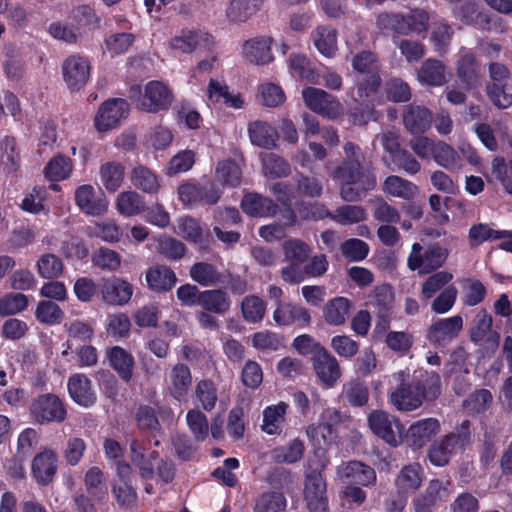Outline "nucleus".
Here are the masks:
<instances>
[{
  "label": "nucleus",
  "instance_id": "f257e3e1",
  "mask_svg": "<svg viewBox=\"0 0 512 512\" xmlns=\"http://www.w3.org/2000/svg\"><path fill=\"white\" fill-rule=\"evenodd\" d=\"M345 157L332 177L340 181V197L346 202H357L376 186V178L364 165L365 156L359 146L348 142Z\"/></svg>",
  "mask_w": 512,
  "mask_h": 512
},
{
  "label": "nucleus",
  "instance_id": "f03ea898",
  "mask_svg": "<svg viewBox=\"0 0 512 512\" xmlns=\"http://www.w3.org/2000/svg\"><path fill=\"white\" fill-rule=\"evenodd\" d=\"M440 377L435 372H419L410 382L402 380L390 394L391 403L400 411H412L422 405L423 400L433 401L440 395Z\"/></svg>",
  "mask_w": 512,
  "mask_h": 512
},
{
  "label": "nucleus",
  "instance_id": "7ed1b4c3",
  "mask_svg": "<svg viewBox=\"0 0 512 512\" xmlns=\"http://www.w3.org/2000/svg\"><path fill=\"white\" fill-rule=\"evenodd\" d=\"M130 97L136 99L138 109L148 113H158L168 110L173 102V93L167 84L152 80L147 82L143 89L133 87Z\"/></svg>",
  "mask_w": 512,
  "mask_h": 512
},
{
  "label": "nucleus",
  "instance_id": "20e7f679",
  "mask_svg": "<svg viewBox=\"0 0 512 512\" xmlns=\"http://www.w3.org/2000/svg\"><path fill=\"white\" fill-rule=\"evenodd\" d=\"M325 467L326 463L321 459L309 461L304 496L310 512H329L326 481L323 477Z\"/></svg>",
  "mask_w": 512,
  "mask_h": 512
},
{
  "label": "nucleus",
  "instance_id": "39448f33",
  "mask_svg": "<svg viewBox=\"0 0 512 512\" xmlns=\"http://www.w3.org/2000/svg\"><path fill=\"white\" fill-rule=\"evenodd\" d=\"M449 255L447 248L439 244H433L423 249L419 243H414L407 259V265L412 271L418 270L420 273H430L442 267Z\"/></svg>",
  "mask_w": 512,
  "mask_h": 512
},
{
  "label": "nucleus",
  "instance_id": "423d86ee",
  "mask_svg": "<svg viewBox=\"0 0 512 512\" xmlns=\"http://www.w3.org/2000/svg\"><path fill=\"white\" fill-rule=\"evenodd\" d=\"M112 494L121 509L131 510L136 506L138 494L133 485L132 467L125 461H118L116 464Z\"/></svg>",
  "mask_w": 512,
  "mask_h": 512
},
{
  "label": "nucleus",
  "instance_id": "0eeeda50",
  "mask_svg": "<svg viewBox=\"0 0 512 512\" xmlns=\"http://www.w3.org/2000/svg\"><path fill=\"white\" fill-rule=\"evenodd\" d=\"M372 432L392 447L403 442L404 426L394 416L382 410H375L368 416Z\"/></svg>",
  "mask_w": 512,
  "mask_h": 512
},
{
  "label": "nucleus",
  "instance_id": "6e6552de",
  "mask_svg": "<svg viewBox=\"0 0 512 512\" xmlns=\"http://www.w3.org/2000/svg\"><path fill=\"white\" fill-rule=\"evenodd\" d=\"M302 97L309 109L323 117L336 119L344 113V108L339 100L322 89L305 88L302 91Z\"/></svg>",
  "mask_w": 512,
  "mask_h": 512
},
{
  "label": "nucleus",
  "instance_id": "1a4fd4ad",
  "mask_svg": "<svg viewBox=\"0 0 512 512\" xmlns=\"http://www.w3.org/2000/svg\"><path fill=\"white\" fill-rule=\"evenodd\" d=\"M493 317L486 310H479L470 325L469 338L471 342L487 350H494L499 346L500 334L492 328Z\"/></svg>",
  "mask_w": 512,
  "mask_h": 512
},
{
  "label": "nucleus",
  "instance_id": "9d476101",
  "mask_svg": "<svg viewBox=\"0 0 512 512\" xmlns=\"http://www.w3.org/2000/svg\"><path fill=\"white\" fill-rule=\"evenodd\" d=\"M31 415L39 424L61 423L67 417V410L60 398L54 394L38 396L31 404Z\"/></svg>",
  "mask_w": 512,
  "mask_h": 512
},
{
  "label": "nucleus",
  "instance_id": "9b49d317",
  "mask_svg": "<svg viewBox=\"0 0 512 512\" xmlns=\"http://www.w3.org/2000/svg\"><path fill=\"white\" fill-rule=\"evenodd\" d=\"M167 45L176 53L191 54L196 50L209 49L214 45V38L202 30L183 29L172 36Z\"/></svg>",
  "mask_w": 512,
  "mask_h": 512
},
{
  "label": "nucleus",
  "instance_id": "f8f14e48",
  "mask_svg": "<svg viewBox=\"0 0 512 512\" xmlns=\"http://www.w3.org/2000/svg\"><path fill=\"white\" fill-rule=\"evenodd\" d=\"M75 203L86 215L102 216L109 208V201L103 191H96L90 184L79 186L75 190Z\"/></svg>",
  "mask_w": 512,
  "mask_h": 512
},
{
  "label": "nucleus",
  "instance_id": "ddd939ff",
  "mask_svg": "<svg viewBox=\"0 0 512 512\" xmlns=\"http://www.w3.org/2000/svg\"><path fill=\"white\" fill-rule=\"evenodd\" d=\"M128 113L129 104L126 100L109 99L100 106L95 116V127L100 132L108 131L115 128L122 119L127 117Z\"/></svg>",
  "mask_w": 512,
  "mask_h": 512
},
{
  "label": "nucleus",
  "instance_id": "4468645a",
  "mask_svg": "<svg viewBox=\"0 0 512 512\" xmlns=\"http://www.w3.org/2000/svg\"><path fill=\"white\" fill-rule=\"evenodd\" d=\"M62 76L65 84L71 90L81 89L90 76V63L80 55H71L62 63Z\"/></svg>",
  "mask_w": 512,
  "mask_h": 512
},
{
  "label": "nucleus",
  "instance_id": "2eb2a0df",
  "mask_svg": "<svg viewBox=\"0 0 512 512\" xmlns=\"http://www.w3.org/2000/svg\"><path fill=\"white\" fill-rule=\"evenodd\" d=\"M57 470L58 455L53 449L45 448L34 456L31 473L38 485H49L53 481Z\"/></svg>",
  "mask_w": 512,
  "mask_h": 512
},
{
  "label": "nucleus",
  "instance_id": "dca6fc26",
  "mask_svg": "<svg viewBox=\"0 0 512 512\" xmlns=\"http://www.w3.org/2000/svg\"><path fill=\"white\" fill-rule=\"evenodd\" d=\"M439 430L440 423L437 419H421L410 425L406 434H403V441H405L409 447L415 450L421 449L431 441V439L439 432Z\"/></svg>",
  "mask_w": 512,
  "mask_h": 512
},
{
  "label": "nucleus",
  "instance_id": "f3484780",
  "mask_svg": "<svg viewBox=\"0 0 512 512\" xmlns=\"http://www.w3.org/2000/svg\"><path fill=\"white\" fill-rule=\"evenodd\" d=\"M272 317L276 325L285 327L292 325L303 327L309 324L311 320L310 313L305 307L292 302H279L275 304Z\"/></svg>",
  "mask_w": 512,
  "mask_h": 512
},
{
  "label": "nucleus",
  "instance_id": "a211bd4d",
  "mask_svg": "<svg viewBox=\"0 0 512 512\" xmlns=\"http://www.w3.org/2000/svg\"><path fill=\"white\" fill-rule=\"evenodd\" d=\"M447 489L439 479H432L425 491L412 500L414 512H434L438 501H446Z\"/></svg>",
  "mask_w": 512,
  "mask_h": 512
},
{
  "label": "nucleus",
  "instance_id": "6ab92c4d",
  "mask_svg": "<svg viewBox=\"0 0 512 512\" xmlns=\"http://www.w3.org/2000/svg\"><path fill=\"white\" fill-rule=\"evenodd\" d=\"M100 294L102 300L108 304L124 305L131 299L133 287L129 282L114 277L103 280Z\"/></svg>",
  "mask_w": 512,
  "mask_h": 512
},
{
  "label": "nucleus",
  "instance_id": "aec40b11",
  "mask_svg": "<svg viewBox=\"0 0 512 512\" xmlns=\"http://www.w3.org/2000/svg\"><path fill=\"white\" fill-rule=\"evenodd\" d=\"M340 475L343 482L351 485L369 487L376 483L375 470L361 461L347 462L340 470Z\"/></svg>",
  "mask_w": 512,
  "mask_h": 512
},
{
  "label": "nucleus",
  "instance_id": "412c9836",
  "mask_svg": "<svg viewBox=\"0 0 512 512\" xmlns=\"http://www.w3.org/2000/svg\"><path fill=\"white\" fill-rule=\"evenodd\" d=\"M173 415L171 408L158 406L157 410L149 405H140L135 414V421L140 431L146 433H160L161 424L158 416L164 418Z\"/></svg>",
  "mask_w": 512,
  "mask_h": 512
},
{
  "label": "nucleus",
  "instance_id": "4be33fe9",
  "mask_svg": "<svg viewBox=\"0 0 512 512\" xmlns=\"http://www.w3.org/2000/svg\"><path fill=\"white\" fill-rule=\"evenodd\" d=\"M192 386V375L185 364H176L169 374V395L178 402L186 401Z\"/></svg>",
  "mask_w": 512,
  "mask_h": 512
},
{
  "label": "nucleus",
  "instance_id": "5701e85b",
  "mask_svg": "<svg viewBox=\"0 0 512 512\" xmlns=\"http://www.w3.org/2000/svg\"><path fill=\"white\" fill-rule=\"evenodd\" d=\"M417 80L423 86H443L448 81L447 67L438 59L428 58L417 70Z\"/></svg>",
  "mask_w": 512,
  "mask_h": 512
},
{
  "label": "nucleus",
  "instance_id": "b1692460",
  "mask_svg": "<svg viewBox=\"0 0 512 512\" xmlns=\"http://www.w3.org/2000/svg\"><path fill=\"white\" fill-rule=\"evenodd\" d=\"M463 328V319L459 315L440 319L429 329L428 338L435 344H442L454 339Z\"/></svg>",
  "mask_w": 512,
  "mask_h": 512
},
{
  "label": "nucleus",
  "instance_id": "393cba45",
  "mask_svg": "<svg viewBox=\"0 0 512 512\" xmlns=\"http://www.w3.org/2000/svg\"><path fill=\"white\" fill-rule=\"evenodd\" d=\"M71 399L80 406L90 407L96 402L91 381L83 374H73L67 383Z\"/></svg>",
  "mask_w": 512,
  "mask_h": 512
},
{
  "label": "nucleus",
  "instance_id": "a878e982",
  "mask_svg": "<svg viewBox=\"0 0 512 512\" xmlns=\"http://www.w3.org/2000/svg\"><path fill=\"white\" fill-rule=\"evenodd\" d=\"M313 367L319 380L327 387H332L341 376L337 360L332 354H314Z\"/></svg>",
  "mask_w": 512,
  "mask_h": 512
},
{
  "label": "nucleus",
  "instance_id": "bb28decb",
  "mask_svg": "<svg viewBox=\"0 0 512 512\" xmlns=\"http://www.w3.org/2000/svg\"><path fill=\"white\" fill-rule=\"evenodd\" d=\"M264 0H231L225 8V18L229 23L246 22L256 14Z\"/></svg>",
  "mask_w": 512,
  "mask_h": 512
},
{
  "label": "nucleus",
  "instance_id": "cd10ccee",
  "mask_svg": "<svg viewBox=\"0 0 512 512\" xmlns=\"http://www.w3.org/2000/svg\"><path fill=\"white\" fill-rule=\"evenodd\" d=\"M247 131L253 145L263 149L277 146L278 132L269 123L260 120L250 122Z\"/></svg>",
  "mask_w": 512,
  "mask_h": 512
},
{
  "label": "nucleus",
  "instance_id": "c85d7f7f",
  "mask_svg": "<svg viewBox=\"0 0 512 512\" xmlns=\"http://www.w3.org/2000/svg\"><path fill=\"white\" fill-rule=\"evenodd\" d=\"M206 94L209 102L214 104L223 103L234 109H240L244 104L240 94L231 93L228 86L217 79H210Z\"/></svg>",
  "mask_w": 512,
  "mask_h": 512
},
{
  "label": "nucleus",
  "instance_id": "c756f323",
  "mask_svg": "<svg viewBox=\"0 0 512 512\" xmlns=\"http://www.w3.org/2000/svg\"><path fill=\"white\" fill-rule=\"evenodd\" d=\"M175 273L167 266L155 265L146 271L148 287L155 292H166L176 284Z\"/></svg>",
  "mask_w": 512,
  "mask_h": 512
},
{
  "label": "nucleus",
  "instance_id": "7c9ffc66",
  "mask_svg": "<svg viewBox=\"0 0 512 512\" xmlns=\"http://www.w3.org/2000/svg\"><path fill=\"white\" fill-rule=\"evenodd\" d=\"M288 407L289 405L283 401L267 406L263 410L262 430L269 435H279L282 432Z\"/></svg>",
  "mask_w": 512,
  "mask_h": 512
},
{
  "label": "nucleus",
  "instance_id": "2f4dec72",
  "mask_svg": "<svg viewBox=\"0 0 512 512\" xmlns=\"http://www.w3.org/2000/svg\"><path fill=\"white\" fill-rule=\"evenodd\" d=\"M314 46L320 54L327 58L335 56L338 49L337 31L328 26H319L311 33Z\"/></svg>",
  "mask_w": 512,
  "mask_h": 512
},
{
  "label": "nucleus",
  "instance_id": "473e14b6",
  "mask_svg": "<svg viewBox=\"0 0 512 512\" xmlns=\"http://www.w3.org/2000/svg\"><path fill=\"white\" fill-rule=\"evenodd\" d=\"M471 422L467 419L463 420L454 431L446 434L441 438L449 451L455 455L462 453L471 443Z\"/></svg>",
  "mask_w": 512,
  "mask_h": 512
},
{
  "label": "nucleus",
  "instance_id": "72a5a7b5",
  "mask_svg": "<svg viewBox=\"0 0 512 512\" xmlns=\"http://www.w3.org/2000/svg\"><path fill=\"white\" fill-rule=\"evenodd\" d=\"M385 194L403 200L413 199L418 194V187L411 181L397 175L388 176L382 185Z\"/></svg>",
  "mask_w": 512,
  "mask_h": 512
},
{
  "label": "nucleus",
  "instance_id": "f704fd0d",
  "mask_svg": "<svg viewBox=\"0 0 512 512\" xmlns=\"http://www.w3.org/2000/svg\"><path fill=\"white\" fill-rule=\"evenodd\" d=\"M241 207L251 216L269 217L276 213L277 206L269 198L260 194L250 193L244 196Z\"/></svg>",
  "mask_w": 512,
  "mask_h": 512
},
{
  "label": "nucleus",
  "instance_id": "c9c22d12",
  "mask_svg": "<svg viewBox=\"0 0 512 512\" xmlns=\"http://www.w3.org/2000/svg\"><path fill=\"white\" fill-rule=\"evenodd\" d=\"M99 176L103 187L108 192L114 193L124 181L125 167L120 162H105L99 168Z\"/></svg>",
  "mask_w": 512,
  "mask_h": 512
},
{
  "label": "nucleus",
  "instance_id": "e433bc0d",
  "mask_svg": "<svg viewBox=\"0 0 512 512\" xmlns=\"http://www.w3.org/2000/svg\"><path fill=\"white\" fill-rule=\"evenodd\" d=\"M352 302L346 297H336L327 302L323 310L325 321L330 325H342L350 315Z\"/></svg>",
  "mask_w": 512,
  "mask_h": 512
},
{
  "label": "nucleus",
  "instance_id": "4c0bfd02",
  "mask_svg": "<svg viewBox=\"0 0 512 512\" xmlns=\"http://www.w3.org/2000/svg\"><path fill=\"white\" fill-rule=\"evenodd\" d=\"M432 115L425 107L410 105L404 114L405 127L413 134L425 132L431 125Z\"/></svg>",
  "mask_w": 512,
  "mask_h": 512
},
{
  "label": "nucleus",
  "instance_id": "58836bf2",
  "mask_svg": "<svg viewBox=\"0 0 512 512\" xmlns=\"http://www.w3.org/2000/svg\"><path fill=\"white\" fill-rule=\"evenodd\" d=\"M245 57L256 64H266L272 60L271 39L255 38L247 41L243 46Z\"/></svg>",
  "mask_w": 512,
  "mask_h": 512
},
{
  "label": "nucleus",
  "instance_id": "ea45409f",
  "mask_svg": "<svg viewBox=\"0 0 512 512\" xmlns=\"http://www.w3.org/2000/svg\"><path fill=\"white\" fill-rule=\"evenodd\" d=\"M115 207L121 215L125 217H133L144 211L145 201L137 192L127 190L117 195Z\"/></svg>",
  "mask_w": 512,
  "mask_h": 512
},
{
  "label": "nucleus",
  "instance_id": "a19ab883",
  "mask_svg": "<svg viewBox=\"0 0 512 512\" xmlns=\"http://www.w3.org/2000/svg\"><path fill=\"white\" fill-rule=\"evenodd\" d=\"M422 483V468L419 464L405 465L398 474L395 485L401 493L416 491Z\"/></svg>",
  "mask_w": 512,
  "mask_h": 512
},
{
  "label": "nucleus",
  "instance_id": "79ce46f5",
  "mask_svg": "<svg viewBox=\"0 0 512 512\" xmlns=\"http://www.w3.org/2000/svg\"><path fill=\"white\" fill-rule=\"evenodd\" d=\"M263 175L269 178H282L291 173L289 163L275 153H260Z\"/></svg>",
  "mask_w": 512,
  "mask_h": 512
},
{
  "label": "nucleus",
  "instance_id": "37998d69",
  "mask_svg": "<svg viewBox=\"0 0 512 512\" xmlns=\"http://www.w3.org/2000/svg\"><path fill=\"white\" fill-rule=\"evenodd\" d=\"M508 235L512 234L507 230H494L487 223H477L470 227L468 240L471 247H476L486 241L503 239Z\"/></svg>",
  "mask_w": 512,
  "mask_h": 512
},
{
  "label": "nucleus",
  "instance_id": "c03bdc74",
  "mask_svg": "<svg viewBox=\"0 0 512 512\" xmlns=\"http://www.w3.org/2000/svg\"><path fill=\"white\" fill-rule=\"evenodd\" d=\"M287 506V499L283 493L266 491L261 493L254 501V512H283Z\"/></svg>",
  "mask_w": 512,
  "mask_h": 512
},
{
  "label": "nucleus",
  "instance_id": "a18cd8bd",
  "mask_svg": "<svg viewBox=\"0 0 512 512\" xmlns=\"http://www.w3.org/2000/svg\"><path fill=\"white\" fill-rule=\"evenodd\" d=\"M457 74L461 81L468 87L476 85L479 79V67L475 56L465 51L457 61Z\"/></svg>",
  "mask_w": 512,
  "mask_h": 512
},
{
  "label": "nucleus",
  "instance_id": "49530a36",
  "mask_svg": "<svg viewBox=\"0 0 512 512\" xmlns=\"http://www.w3.org/2000/svg\"><path fill=\"white\" fill-rule=\"evenodd\" d=\"M200 305L213 313L224 314L231 306V300L222 290H206L201 293Z\"/></svg>",
  "mask_w": 512,
  "mask_h": 512
},
{
  "label": "nucleus",
  "instance_id": "de8ad7c7",
  "mask_svg": "<svg viewBox=\"0 0 512 512\" xmlns=\"http://www.w3.org/2000/svg\"><path fill=\"white\" fill-rule=\"evenodd\" d=\"M242 171L231 159L218 162L215 171V179L223 186L236 187L241 183Z\"/></svg>",
  "mask_w": 512,
  "mask_h": 512
},
{
  "label": "nucleus",
  "instance_id": "09e8293b",
  "mask_svg": "<svg viewBox=\"0 0 512 512\" xmlns=\"http://www.w3.org/2000/svg\"><path fill=\"white\" fill-rule=\"evenodd\" d=\"M20 162V150L16 139L5 136L0 140V166L8 171H14Z\"/></svg>",
  "mask_w": 512,
  "mask_h": 512
},
{
  "label": "nucleus",
  "instance_id": "8fccbe9b",
  "mask_svg": "<svg viewBox=\"0 0 512 512\" xmlns=\"http://www.w3.org/2000/svg\"><path fill=\"white\" fill-rule=\"evenodd\" d=\"M432 158L439 166L449 171L461 166V158L458 152L443 141L436 143Z\"/></svg>",
  "mask_w": 512,
  "mask_h": 512
},
{
  "label": "nucleus",
  "instance_id": "3c124183",
  "mask_svg": "<svg viewBox=\"0 0 512 512\" xmlns=\"http://www.w3.org/2000/svg\"><path fill=\"white\" fill-rule=\"evenodd\" d=\"M190 277L201 286H213L221 282V273L210 263L198 262L190 268Z\"/></svg>",
  "mask_w": 512,
  "mask_h": 512
},
{
  "label": "nucleus",
  "instance_id": "603ef678",
  "mask_svg": "<svg viewBox=\"0 0 512 512\" xmlns=\"http://www.w3.org/2000/svg\"><path fill=\"white\" fill-rule=\"evenodd\" d=\"M242 316L248 323H259L266 313V302L256 295L245 296L241 302Z\"/></svg>",
  "mask_w": 512,
  "mask_h": 512
},
{
  "label": "nucleus",
  "instance_id": "864d4df0",
  "mask_svg": "<svg viewBox=\"0 0 512 512\" xmlns=\"http://www.w3.org/2000/svg\"><path fill=\"white\" fill-rule=\"evenodd\" d=\"M105 477L103 471L97 467H90L84 476V484L88 494L101 501L107 494V488L104 485Z\"/></svg>",
  "mask_w": 512,
  "mask_h": 512
},
{
  "label": "nucleus",
  "instance_id": "5fc2aeb1",
  "mask_svg": "<svg viewBox=\"0 0 512 512\" xmlns=\"http://www.w3.org/2000/svg\"><path fill=\"white\" fill-rule=\"evenodd\" d=\"M36 319L46 325H57L64 319V312L58 304L51 300H41L36 306Z\"/></svg>",
  "mask_w": 512,
  "mask_h": 512
},
{
  "label": "nucleus",
  "instance_id": "6e6d98bb",
  "mask_svg": "<svg viewBox=\"0 0 512 512\" xmlns=\"http://www.w3.org/2000/svg\"><path fill=\"white\" fill-rule=\"evenodd\" d=\"M131 182L134 187L145 193H156L159 182L156 175L145 166L138 165L131 172Z\"/></svg>",
  "mask_w": 512,
  "mask_h": 512
},
{
  "label": "nucleus",
  "instance_id": "4d7b16f0",
  "mask_svg": "<svg viewBox=\"0 0 512 512\" xmlns=\"http://www.w3.org/2000/svg\"><path fill=\"white\" fill-rule=\"evenodd\" d=\"M366 218V210L358 205H343L338 207L331 215V219L341 225L356 224Z\"/></svg>",
  "mask_w": 512,
  "mask_h": 512
},
{
  "label": "nucleus",
  "instance_id": "13d9d810",
  "mask_svg": "<svg viewBox=\"0 0 512 512\" xmlns=\"http://www.w3.org/2000/svg\"><path fill=\"white\" fill-rule=\"evenodd\" d=\"M304 444L299 439L292 440L286 447L273 449L272 458L276 463H295L304 455Z\"/></svg>",
  "mask_w": 512,
  "mask_h": 512
},
{
  "label": "nucleus",
  "instance_id": "bf43d9fd",
  "mask_svg": "<svg viewBox=\"0 0 512 512\" xmlns=\"http://www.w3.org/2000/svg\"><path fill=\"white\" fill-rule=\"evenodd\" d=\"M343 396L354 407L364 406L369 399V390L360 380H352L343 387Z\"/></svg>",
  "mask_w": 512,
  "mask_h": 512
},
{
  "label": "nucleus",
  "instance_id": "052dcab7",
  "mask_svg": "<svg viewBox=\"0 0 512 512\" xmlns=\"http://www.w3.org/2000/svg\"><path fill=\"white\" fill-rule=\"evenodd\" d=\"M186 421L189 430L197 442H203L209 432L208 420L204 413L191 409L186 414Z\"/></svg>",
  "mask_w": 512,
  "mask_h": 512
},
{
  "label": "nucleus",
  "instance_id": "680f3d73",
  "mask_svg": "<svg viewBox=\"0 0 512 512\" xmlns=\"http://www.w3.org/2000/svg\"><path fill=\"white\" fill-rule=\"evenodd\" d=\"M195 394L205 411L209 412L215 408L218 395L217 388L211 380L204 379L199 381L196 386Z\"/></svg>",
  "mask_w": 512,
  "mask_h": 512
},
{
  "label": "nucleus",
  "instance_id": "e2e57ef3",
  "mask_svg": "<svg viewBox=\"0 0 512 512\" xmlns=\"http://www.w3.org/2000/svg\"><path fill=\"white\" fill-rule=\"evenodd\" d=\"M28 306V297L22 293H8L0 298V316L15 315Z\"/></svg>",
  "mask_w": 512,
  "mask_h": 512
},
{
  "label": "nucleus",
  "instance_id": "0e129e2a",
  "mask_svg": "<svg viewBox=\"0 0 512 512\" xmlns=\"http://www.w3.org/2000/svg\"><path fill=\"white\" fill-rule=\"evenodd\" d=\"M38 274L45 279H56L63 272V263L54 254H44L37 261Z\"/></svg>",
  "mask_w": 512,
  "mask_h": 512
},
{
  "label": "nucleus",
  "instance_id": "69168bd1",
  "mask_svg": "<svg viewBox=\"0 0 512 512\" xmlns=\"http://www.w3.org/2000/svg\"><path fill=\"white\" fill-rule=\"evenodd\" d=\"M283 252L287 261L302 264L308 259L311 249L301 240L289 239L283 244Z\"/></svg>",
  "mask_w": 512,
  "mask_h": 512
},
{
  "label": "nucleus",
  "instance_id": "338daca9",
  "mask_svg": "<svg viewBox=\"0 0 512 512\" xmlns=\"http://www.w3.org/2000/svg\"><path fill=\"white\" fill-rule=\"evenodd\" d=\"M487 94L490 100L500 109L512 105V84L491 83L487 85Z\"/></svg>",
  "mask_w": 512,
  "mask_h": 512
},
{
  "label": "nucleus",
  "instance_id": "774afa93",
  "mask_svg": "<svg viewBox=\"0 0 512 512\" xmlns=\"http://www.w3.org/2000/svg\"><path fill=\"white\" fill-rule=\"evenodd\" d=\"M92 263L107 271H116L121 266V256L116 251L102 247L92 255Z\"/></svg>",
  "mask_w": 512,
  "mask_h": 512
}]
</instances>
